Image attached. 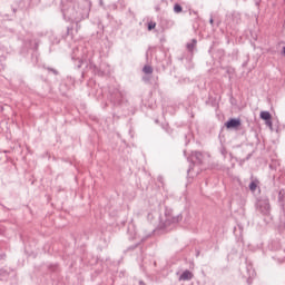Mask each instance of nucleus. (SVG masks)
Masks as SVG:
<instances>
[{
    "instance_id": "f257e3e1",
    "label": "nucleus",
    "mask_w": 285,
    "mask_h": 285,
    "mask_svg": "<svg viewBox=\"0 0 285 285\" xmlns=\"http://www.w3.org/2000/svg\"><path fill=\"white\" fill-rule=\"evenodd\" d=\"M63 17H67L69 21H83V19H88L90 14V7H88V2H82L81 4H73L72 8L66 9L62 8Z\"/></svg>"
},
{
    "instance_id": "f03ea898",
    "label": "nucleus",
    "mask_w": 285,
    "mask_h": 285,
    "mask_svg": "<svg viewBox=\"0 0 285 285\" xmlns=\"http://www.w3.org/2000/svg\"><path fill=\"white\" fill-rule=\"evenodd\" d=\"M257 210L261 212L262 215H269L271 203H268V200H259L257 204Z\"/></svg>"
},
{
    "instance_id": "7ed1b4c3",
    "label": "nucleus",
    "mask_w": 285,
    "mask_h": 285,
    "mask_svg": "<svg viewBox=\"0 0 285 285\" xmlns=\"http://www.w3.org/2000/svg\"><path fill=\"white\" fill-rule=\"evenodd\" d=\"M226 128H239L242 126V119L239 118H230L226 124Z\"/></svg>"
},
{
    "instance_id": "20e7f679",
    "label": "nucleus",
    "mask_w": 285,
    "mask_h": 285,
    "mask_svg": "<svg viewBox=\"0 0 285 285\" xmlns=\"http://www.w3.org/2000/svg\"><path fill=\"white\" fill-rule=\"evenodd\" d=\"M191 159H193V161H196L198 164H203V161H204V154H202L199 151H194L191 154Z\"/></svg>"
},
{
    "instance_id": "39448f33",
    "label": "nucleus",
    "mask_w": 285,
    "mask_h": 285,
    "mask_svg": "<svg viewBox=\"0 0 285 285\" xmlns=\"http://www.w3.org/2000/svg\"><path fill=\"white\" fill-rule=\"evenodd\" d=\"M166 222L168 224H178V222H181V216H179V215H176V216L168 215Z\"/></svg>"
},
{
    "instance_id": "423d86ee",
    "label": "nucleus",
    "mask_w": 285,
    "mask_h": 285,
    "mask_svg": "<svg viewBox=\"0 0 285 285\" xmlns=\"http://www.w3.org/2000/svg\"><path fill=\"white\" fill-rule=\"evenodd\" d=\"M179 279H181L183 282H188V281L193 279V273H190V271H185L180 275Z\"/></svg>"
},
{
    "instance_id": "0eeeda50",
    "label": "nucleus",
    "mask_w": 285,
    "mask_h": 285,
    "mask_svg": "<svg viewBox=\"0 0 285 285\" xmlns=\"http://www.w3.org/2000/svg\"><path fill=\"white\" fill-rule=\"evenodd\" d=\"M261 119L268 121L273 119V116L268 111H261Z\"/></svg>"
},
{
    "instance_id": "6e6552de",
    "label": "nucleus",
    "mask_w": 285,
    "mask_h": 285,
    "mask_svg": "<svg viewBox=\"0 0 285 285\" xmlns=\"http://www.w3.org/2000/svg\"><path fill=\"white\" fill-rule=\"evenodd\" d=\"M197 46V40L193 39L191 42H188L187 43V50L188 52H193V50H195Z\"/></svg>"
},
{
    "instance_id": "1a4fd4ad",
    "label": "nucleus",
    "mask_w": 285,
    "mask_h": 285,
    "mask_svg": "<svg viewBox=\"0 0 285 285\" xmlns=\"http://www.w3.org/2000/svg\"><path fill=\"white\" fill-rule=\"evenodd\" d=\"M284 199H285V190H284V189H281V190L278 191V202H279L281 204H284Z\"/></svg>"
},
{
    "instance_id": "9d476101",
    "label": "nucleus",
    "mask_w": 285,
    "mask_h": 285,
    "mask_svg": "<svg viewBox=\"0 0 285 285\" xmlns=\"http://www.w3.org/2000/svg\"><path fill=\"white\" fill-rule=\"evenodd\" d=\"M142 72H145V75H153V68L147 65L142 68Z\"/></svg>"
},
{
    "instance_id": "9b49d317",
    "label": "nucleus",
    "mask_w": 285,
    "mask_h": 285,
    "mask_svg": "<svg viewBox=\"0 0 285 285\" xmlns=\"http://www.w3.org/2000/svg\"><path fill=\"white\" fill-rule=\"evenodd\" d=\"M249 190H252L253 193H255L257 190V183L255 181H252L249 184Z\"/></svg>"
},
{
    "instance_id": "f8f14e48",
    "label": "nucleus",
    "mask_w": 285,
    "mask_h": 285,
    "mask_svg": "<svg viewBox=\"0 0 285 285\" xmlns=\"http://www.w3.org/2000/svg\"><path fill=\"white\" fill-rule=\"evenodd\" d=\"M181 10H183L181 4L176 3V4L174 6V12H176L177 14H178L179 12H181Z\"/></svg>"
},
{
    "instance_id": "ddd939ff",
    "label": "nucleus",
    "mask_w": 285,
    "mask_h": 285,
    "mask_svg": "<svg viewBox=\"0 0 285 285\" xmlns=\"http://www.w3.org/2000/svg\"><path fill=\"white\" fill-rule=\"evenodd\" d=\"M148 30L150 31V30H155V28H157V22H153V21H150V22H148Z\"/></svg>"
},
{
    "instance_id": "4468645a",
    "label": "nucleus",
    "mask_w": 285,
    "mask_h": 285,
    "mask_svg": "<svg viewBox=\"0 0 285 285\" xmlns=\"http://www.w3.org/2000/svg\"><path fill=\"white\" fill-rule=\"evenodd\" d=\"M116 97H117V101H120V99H124V92L118 91V92L116 94Z\"/></svg>"
},
{
    "instance_id": "2eb2a0df",
    "label": "nucleus",
    "mask_w": 285,
    "mask_h": 285,
    "mask_svg": "<svg viewBox=\"0 0 285 285\" xmlns=\"http://www.w3.org/2000/svg\"><path fill=\"white\" fill-rule=\"evenodd\" d=\"M142 81H145V83H148L150 81V77L148 76L142 77Z\"/></svg>"
},
{
    "instance_id": "dca6fc26",
    "label": "nucleus",
    "mask_w": 285,
    "mask_h": 285,
    "mask_svg": "<svg viewBox=\"0 0 285 285\" xmlns=\"http://www.w3.org/2000/svg\"><path fill=\"white\" fill-rule=\"evenodd\" d=\"M266 121V126H269V128H273V121L269 119V120H265Z\"/></svg>"
},
{
    "instance_id": "f3484780",
    "label": "nucleus",
    "mask_w": 285,
    "mask_h": 285,
    "mask_svg": "<svg viewBox=\"0 0 285 285\" xmlns=\"http://www.w3.org/2000/svg\"><path fill=\"white\" fill-rule=\"evenodd\" d=\"M81 63H83V61H82V60H79L78 68H81Z\"/></svg>"
},
{
    "instance_id": "a211bd4d",
    "label": "nucleus",
    "mask_w": 285,
    "mask_h": 285,
    "mask_svg": "<svg viewBox=\"0 0 285 285\" xmlns=\"http://www.w3.org/2000/svg\"><path fill=\"white\" fill-rule=\"evenodd\" d=\"M51 71H52L53 75H58L57 70L51 69Z\"/></svg>"
},
{
    "instance_id": "6ab92c4d",
    "label": "nucleus",
    "mask_w": 285,
    "mask_h": 285,
    "mask_svg": "<svg viewBox=\"0 0 285 285\" xmlns=\"http://www.w3.org/2000/svg\"><path fill=\"white\" fill-rule=\"evenodd\" d=\"M209 22H210V24L213 26V23H214V20H213V18H210Z\"/></svg>"
},
{
    "instance_id": "aec40b11",
    "label": "nucleus",
    "mask_w": 285,
    "mask_h": 285,
    "mask_svg": "<svg viewBox=\"0 0 285 285\" xmlns=\"http://www.w3.org/2000/svg\"><path fill=\"white\" fill-rule=\"evenodd\" d=\"M139 284H140V285H146V284H144V282H141V281L139 282Z\"/></svg>"
},
{
    "instance_id": "412c9836",
    "label": "nucleus",
    "mask_w": 285,
    "mask_h": 285,
    "mask_svg": "<svg viewBox=\"0 0 285 285\" xmlns=\"http://www.w3.org/2000/svg\"><path fill=\"white\" fill-rule=\"evenodd\" d=\"M67 1H69V3H72V1H75V0H67Z\"/></svg>"
},
{
    "instance_id": "4be33fe9",
    "label": "nucleus",
    "mask_w": 285,
    "mask_h": 285,
    "mask_svg": "<svg viewBox=\"0 0 285 285\" xmlns=\"http://www.w3.org/2000/svg\"><path fill=\"white\" fill-rule=\"evenodd\" d=\"M132 248H137V245H135V247H132Z\"/></svg>"
}]
</instances>
